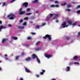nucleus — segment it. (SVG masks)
<instances>
[{"mask_svg": "<svg viewBox=\"0 0 80 80\" xmlns=\"http://www.w3.org/2000/svg\"><path fill=\"white\" fill-rule=\"evenodd\" d=\"M7 17L9 18V20H13L15 17V15L13 13H11L7 16Z\"/></svg>", "mask_w": 80, "mask_h": 80, "instance_id": "nucleus-1", "label": "nucleus"}, {"mask_svg": "<svg viewBox=\"0 0 80 80\" xmlns=\"http://www.w3.org/2000/svg\"><path fill=\"white\" fill-rule=\"evenodd\" d=\"M47 38H48L49 41H51L52 40V38L50 37V35H49L48 34H47L45 36L43 37V39H47Z\"/></svg>", "mask_w": 80, "mask_h": 80, "instance_id": "nucleus-2", "label": "nucleus"}, {"mask_svg": "<svg viewBox=\"0 0 80 80\" xmlns=\"http://www.w3.org/2000/svg\"><path fill=\"white\" fill-rule=\"evenodd\" d=\"M28 3L27 2H24L23 3V4H22V5L25 7H27V6H28Z\"/></svg>", "mask_w": 80, "mask_h": 80, "instance_id": "nucleus-3", "label": "nucleus"}, {"mask_svg": "<svg viewBox=\"0 0 80 80\" xmlns=\"http://www.w3.org/2000/svg\"><path fill=\"white\" fill-rule=\"evenodd\" d=\"M45 57H46V58H50L52 57V55L48 54H46Z\"/></svg>", "mask_w": 80, "mask_h": 80, "instance_id": "nucleus-4", "label": "nucleus"}, {"mask_svg": "<svg viewBox=\"0 0 80 80\" xmlns=\"http://www.w3.org/2000/svg\"><path fill=\"white\" fill-rule=\"evenodd\" d=\"M6 41H8V38H5L3 39L2 41V43H4L5 42H6Z\"/></svg>", "mask_w": 80, "mask_h": 80, "instance_id": "nucleus-5", "label": "nucleus"}, {"mask_svg": "<svg viewBox=\"0 0 80 80\" xmlns=\"http://www.w3.org/2000/svg\"><path fill=\"white\" fill-rule=\"evenodd\" d=\"M66 25H67V23L66 22H64L63 23L62 25V28H65L66 27Z\"/></svg>", "mask_w": 80, "mask_h": 80, "instance_id": "nucleus-6", "label": "nucleus"}, {"mask_svg": "<svg viewBox=\"0 0 80 80\" xmlns=\"http://www.w3.org/2000/svg\"><path fill=\"white\" fill-rule=\"evenodd\" d=\"M25 13V11H22L19 12V15H23Z\"/></svg>", "mask_w": 80, "mask_h": 80, "instance_id": "nucleus-7", "label": "nucleus"}, {"mask_svg": "<svg viewBox=\"0 0 80 80\" xmlns=\"http://www.w3.org/2000/svg\"><path fill=\"white\" fill-rule=\"evenodd\" d=\"M50 7L52 8L55 7H59V5H57L55 6L53 5H52L50 6Z\"/></svg>", "mask_w": 80, "mask_h": 80, "instance_id": "nucleus-8", "label": "nucleus"}, {"mask_svg": "<svg viewBox=\"0 0 80 80\" xmlns=\"http://www.w3.org/2000/svg\"><path fill=\"white\" fill-rule=\"evenodd\" d=\"M45 72V70L44 69H43L42 70V72L40 73V75H43Z\"/></svg>", "mask_w": 80, "mask_h": 80, "instance_id": "nucleus-9", "label": "nucleus"}, {"mask_svg": "<svg viewBox=\"0 0 80 80\" xmlns=\"http://www.w3.org/2000/svg\"><path fill=\"white\" fill-rule=\"evenodd\" d=\"M32 57L33 59H35L36 58H37V56H36V55L34 54H33V55L32 56Z\"/></svg>", "mask_w": 80, "mask_h": 80, "instance_id": "nucleus-10", "label": "nucleus"}, {"mask_svg": "<svg viewBox=\"0 0 80 80\" xmlns=\"http://www.w3.org/2000/svg\"><path fill=\"white\" fill-rule=\"evenodd\" d=\"M30 60H31V58L30 57H28L25 59L26 61H27V62H28V61H30Z\"/></svg>", "mask_w": 80, "mask_h": 80, "instance_id": "nucleus-11", "label": "nucleus"}, {"mask_svg": "<svg viewBox=\"0 0 80 80\" xmlns=\"http://www.w3.org/2000/svg\"><path fill=\"white\" fill-rule=\"evenodd\" d=\"M67 22H68V23H69V25H72V22L71 21H68Z\"/></svg>", "mask_w": 80, "mask_h": 80, "instance_id": "nucleus-12", "label": "nucleus"}, {"mask_svg": "<svg viewBox=\"0 0 80 80\" xmlns=\"http://www.w3.org/2000/svg\"><path fill=\"white\" fill-rule=\"evenodd\" d=\"M25 71L26 72H27V73H29L30 72V70H28L27 68H25Z\"/></svg>", "mask_w": 80, "mask_h": 80, "instance_id": "nucleus-13", "label": "nucleus"}, {"mask_svg": "<svg viewBox=\"0 0 80 80\" xmlns=\"http://www.w3.org/2000/svg\"><path fill=\"white\" fill-rule=\"evenodd\" d=\"M12 39H13L15 40H17L18 39V38L17 37H14L13 36L12 37Z\"/></svg>", "mask_w": 80, "mask_h": 80, "instance_id": "nucleus-14", "label": "nucleus"}, {"mask_svg": "<svg viewBox=\"0 0 80 80\" xmlns=\"http://www.w3.org/2000/svg\"><path fill=\"white\" fill-rule=\"evenodd\" d=\"M78 58V56H74L73 57V60H77V59Z\"/></svg>", "mask_w": 80, "mask_h": 80, "instance_id": "nucleus-15", "label": "nucleus"}, {"mask_svg": "<svg viewBox=\"0 0 80 80\" xmlns=\"http://www.w3.org/2000/svg\"><path fill=\"white\" fill-rule=\"evenodd\" d=\"M0 28H1V29L2 30V28H3V29H5V28H7V27L5 26L3 27L2 26H0Z\"/></svg>", "mask_w": 80, "mask_h": 80, "instance_id": "nucleus-16", "label": "nucleus"}, {"mask_svg": "<svg viewBox=\"0 0 80 80\" xmlns=\"http://www.w3.org/2000/svg\"><path fill=\"white\" fill-rule=\"evenodd\" d=\"M36 59L38 62L39 63H40V61L39 60V59L38 58V57H37Z\"/></svg>", "mask_w": 80, "mask_h": 80, "instance_id": "nucleus-17", "label": "nucleus"}, {"mask_svg": "<svg viewBox=\"0 0 80 80\" xmlns=\"http://www.w3.org/2000/svg\"><path fill=\"white\" fill-rule=\"evenodd\" d=\"M20 58V56H16V60H18V58Z\"/></svg>", "mask_w": 80, "mask_h": 80, "instance_id": "nucleus-18", "label": "nucleus"}, {"mask_svg": "<svg viewBox=\"0 0 80 80\" xmlns=\"http://www.w3.org/2000/svg\"><path fill=\"white\" fill-rule=\"evenodd\" d=\"M18 29H23V28H24V27L22 26H18Z\"/></svg>", "mask_w": 80, "mask_h": 80, "instance_id": "nucleus-19", "label": "nucleus"}, {"mask_svg": "<svg viewBox=\"0 0 80 80\" xmlns=\"http://www.w3.org/2000/svg\"><path fill=\"white\" fill-rule=\"evenodd\" d=\"M32 2L33 3H38V0H35L33 1Z\"/></svg>", "mask_w": 80, "mask_h": 80, "instance_id": "nucleus-20", "label": "nucleus"}, {"mask_svg": "<svg viewBox=\"0 0 80 80\" xmlns=\"http://www.w3.org/2000/svg\"><path fill=\"white\" fill-rule=\"evenodd\" d=\"M67 69L66 71L68 72H69L70 71V67H67Z\"/></svg>", "mask_w": 80, "mask_h": 80, "instance_id": "nucleus-21", "label": "nucleus"}, {"mask_svg": "<svg viewBox=\"0 0 80 80\" xmlns=\"http://www.w3.org/2000/svg\"><path fill=\"white\" fill-rule=\"evenodd\" d=\"M58 14H53V17H58Z\"/></svg>", "mask_w": 80, "mask_h": 80, "instance_id": "nucleus-22", "label": "nucleus"}, {"mask_svg": "<svg viewBox=\"0 0 80 80\" xmlns=\"http://www.w3.org/2000/svg\"><path fill=\"white\" fill-rule=\"evenodd\" d=\"M77 22H73L72 23V25L74 26V25H77Z\"/></svg>", "mask_w": 80, "mask_h": 80, "instance_id": "nucleus-23", "label": "nucleus"}, {"mask_svg": "<svg viewBox=\"0 0 80 80\" xmlns=\"http://www.w3.org/2000/svg\"><path fill=\"white\" fill-rule=\"evenodd\" d=\"M54 3L55 4H57V5H58V4H59V2H58V1H55L54 2Z\"/></svg>", "mask_w": 80, "mask_h": 80, "instance_id": "nucleus-24", "label": "nucleus"}, {"mask_svg": "<svg viewBox=\"0 0 80 80\" xmlns=\"http://www.w3.org/2000/svg\"><path fill=\"white\" fill-rule=\"evenodd\" d=\"M35 50L36 51H38L40 50V48H36L35 49Z\"/></svg>", "mask_w": 80, "mask_h": 80, "instance_id": "nucleus-25", "label": "nucleus"}, {"mask_svg": "<svg viewBox=\"0 0 80 80\" xmlns=\"http://www.w3.org/2000/svg\"><path fill=\"white\" fill-rule=\"evenodd\" d=\"M40 42V41H38L36 43V45H39Z\"/></svg>", "mask_w": 80, "mask_h": 80, "instance_id": "nucleus-26", "label": "nucleus"}, {"mask_svg": "<svg viewBox=\"0 0 80 80\" xmlns=\"http://www.w3.org/2000/svg\"><path fill=\"white\" fill-rule=\"evenodd\" d=\"M78 8H80V5H78L77 7L76 8V9H77Z\"/></svg>", "mask_w": 80, "mask_h": 80, "instance_id": "nucleus-27", "label": "nucleus"}, {"mask_svg": "<svg viewBox=\"0 0 80 80\" xmlns=\"http://www.w3.org/2000/svg\"><path fill=\"white\" fill-rule=\"evenodd\" d=\"M32 13H26V15H31Z\"/></svg>", "mask_w": 80, "mask_h": 80, "instance_id": "nucleus-28", "label": "nucleus"}, {"mask_svg": "<svg viewBox=\"0 0 80 80\" xmlns=\"http://www.w3.org/2000/svg\"><path fill=\"white\" fill-rule=\"evenodd\" d=\"M28 17H26V18H24V20H28Z\"/></svg>", "mask_w": 80, "mask_h": 80, "instance_id": "nucleus-29", "label": "nucleus"}, {"mask_svg": "<svg viewBox=\"0 0 80 80\" xmlns=\"http://www.w3.org/2000/svg\"><path fill=\"white\" fill-rule=\"evenodd\" d=\"M66 4H67V3L64 2V3H62V6H64V5H66Z\"/></svg>", "mask_w": 80, "mask_h": 80, "instance_id": "nucleus-30", "label": "nucleus"}, {"mask_svg": "<svg viewBox=\"0 0 80 80\" xmlns=\"http://www.w3.org/2000/svg\"><path fill=\"white\" fill-rule=\"evenodd\" d=\"M45 25H46V23H42V26H45Z\"/></svg>", "mask_w": 80, "mask_h": 80, "instance_id": "nucleus-31", "label": "nucleus"}, {"mask_svg": "<svg viewBox=\"0 0 80 80\" xmlns=\"http://www.w3.org/2000/svg\"><path fill=\"white\" fill-rule=\"evenodd\" d=\"M2 6H6V2H4L2 3Z\"/></svg>", "mask_w": 80, "mask_h": 80, "instance_id": "nucleus-32", "label": "nucleus"}, {"mask_svg": "<svg viewBox=\"0 0 80 80\" xmlns=\"http://www.w3.org/2000/svg\"><path fill=\"white\" fill-rule=\"evenodd\" d=\"M31 37H28L27 38V39L28 40L31 39Z\"/></svg>", "mask_w": 80, "mask_h": 80, "instance_id": "nucleus-33", "label": "nucleus"}, {"mask_svg": "<svg viewBox=\"0 0 80 80\" xmlns=\"http://www.w3.org/2000/svg\"><path fill=\"white\" fill-rule=\"evenodd\" d=\"M66 39L67 40H68L69 39H70V37H67L66 38Z\"/></svg>", "mask_w": 80, "mask_h": 80, "instance_id": "nucleus-34", "label": "nucleus"}, {"mask_svg": "<svg viewBox=\"0 0 80 80\" xmlns=\"http://www.w3.org/2000/svg\"><path fill=\"white\" fill-rule=\"evenodd\" d=\"M36 28H38L39 29V28H40V26L38 25H37V26L36 27Z\"/></svg>", "mask_w": 80, "mask_h": 80, "instance_id": "nucleus-35", "label": "nucleus"}, {"mask_svg": "<svg viewBox=\"0 0 80 80\" xmlns=\"http://www.w3.org/2000/svg\"><path fill=\"white\" fill-rule=\"evenodd\" d=\"M66 10L67 12H70V10L69 9H66Z\"/></svg>", "mask_w": 80, "mask_h": 80, "instance_id": "nucleus-36", "label": "nucleus"}, {"mask_svg": "<svg viewBox=\"0 0 80 80\" xmlns=\"http://www.w3.org/2000/svg\"><path fill=\"white\" fill-rule=\"evenodd\" d=\"M30 10V9L29 8H28L27 9V12H29Z\"/></svg>", "mask_w": 80, "mask_h": 80, "instance_id": "nucleus-37", "label": "nucleus"}, {"mask_svg": "<svg viewBox=\"0 0 80 80\" xmlns=\"http://www.w3.org/2000/svg\"><path fill=\"white\" fill-rule=\"evenodd\" d=\"M70 7H71V5H68L67 6V7H68V8Z\"/></svg>", "mask_w": 80, "mask_h": 80, "instance_id": "nucleus-38", "label": "nucleus"}, {"mask_svg": "<svg viewBox=\"0 0 80 80\" xmlns=\"http://www.w3.org/2000/svg\"><path fill=\"white\" fill-rule=\"evenodd\" d=\"M15 1V0H12L10 1V3H13V2Z\"/></svg>", "mask_w": 80, "mask_h": 80, "instance_id": "nucleus-39", "label": "nucleus"}, {"mask_svg": "<svg viewBox=\"0 0 80 80\" xmlns=\"http://www.w3.org/2000/svg\"><path fill=\"white\" fill-rule=\"evenodd\" d=\"M53 15L52 14H50V18H51V17H53Z\"/></svg>", "mask_w": 80, "mask_h": 80, "instance_id": "nucleus-40", "label": "nucleus"}, {"mask_svg": "<svg viewBox=\"0 0 80 80\" xmlns=\"http://www.w3.org/2000/svg\"><path fill=\"white\" fill-rule=\"evenodd\" d=\"M27 25L26 22H24L23 24V25Z\"/></svg>", "mask_w": 80, "mask_h": 80, "instance_id": "nucleus-41", "label": "nucleus"}, {"mask_svg": "<svg viewBox=\"0 0 80 80\" xmlns=\"http://www.w3.org/2000/svg\"><path fill=\"white\" fill-rule=\"evenodd\" d=\"M74 64H77L78 65H79V63L75 62H74Z\"/></svg>", "mask_w": 80, "mask_h": 80, "instance_id": "nucleus-42", "label": "nucleus"}, {"mask_svg": "<svg viewBox=\"0 0 80 80\" xmlns=\"http://www.w3.org/2000/svg\"><path fill=\"white\" fill-rule=\"evenodd\" d=\"M22 8H21L19 10V12H22Z\"/></svg>", "mask_w": 80, "mask_h": 80, "instance_id": "nucleus-43", "label": "nucleus"}, {"mask_svg": "<svg viewBox=\"0 0 80 80\" xmlns=\"http://www.w3.org/2000/svg\"><path fill=\"white\" fill-rule=\"evenodd\" d=\"M36 76L37 77V78H38V77H39V75H36Z\"/></svg>", "mask_w": 80, "mask_h": 80, "instance_id": "nucleus-44", "label": "nucleus"}, {"mask_svg": "<svg viewBox=\"0 0 80 80\" xmlns=\"http://www.w3.org/2000/svg\"><path fill=\"white\" fill-rule=\"evenodd\" d=\"M35 34H36V33L34 32H32V35H35Z\"/></svg>", "mask_w": 80, "mask_h": 80, "instance_id": "nucleus-45", "label": "nucleus"}, {"mask_svg": "<svg viewBox=\"0 0 80 80\" xmlns=\"http://www.w3.org/2000/svg\"><path fill=\"white\" fill-rule=\"evenodd\" d=\"M23 22V20H20V23H22Z\"/></svg>", "mask_w": 80, "mask_h": 80, "instance_id": "nucleus-46", "label": "nucleus"}, {"mask_svg": "<svg viewBox=\"0 0 80 80\" xmlns=\"http://www.w3.org/2000/svg\"><path fill=\"white\" fill-rule=\"evenodd\" d=\"M24 52H22L21 53L22 55H24Z\"/></svg>", "mask_w": 80, "mask_h": 80, "instance_id": "nucleus-47", "label": "nucleus"}, {"mask_svg": "<svg viewBox=\"0 0 80 80\" xmlns=\"http://www.w3.org/2000/svg\"><path fill=\"white\" fill-rule=\"evenodd\" d=\"M8 26L9 27H12V25L9 24L8 25Z\"/></svg>", "mask_w": 80, "mask_h": 80, "instance_id": "nucleus-48", "label": "nucleus"}, {"mask_svg": "<svg viewBox=\"0 0 80 80\" xmlns=\"http://www.w3.org/2000/svg\"><path fill=\"white\" fill-rule=\"evenodd\" d=\"M73 64L72 62H70L69 63V65H72Z\"/></svg>", "mask_w": 80, "mask_h": 80, "instance_id": "nucleus-49", "label": "nucleus"}, {"mask_svg": "<svg viewBox=\"0 0 80 80\" xmlns=\"http://www.w3.org/2000/svg\"><path fill=\"white\" fill-rule=\"evenodd\" d=\"M78 35L79 36L80 35V32H78Z\"/></svg>", "mask_w": 80, "mask_h": 80, "instance_id": "nucleus-50", "label": "nucleus"}, {"mask_svg": "<svg viewBox=\"0 0 80 80\" xmlns=\"http://www.w3.org/2000/svg\"><path fill=\"white\" fill-rule=\"evenodd\" d=\"M20 80H23V79L22 78H20Z\"/></svg>", "mask_w": 80, "mask_h": 80, "instance_id": "nucleus-51", "label": "nucleus"}, {"mask_svg": "<svg viewBox=\"0 0 80 80\" xmlns=\"http://www.w3.org/2000/svg\"><path fill=\"white\" fill-rule=\"evenodd\" d=\"M2 22L1 21H0V24H2Z\"/></svg>", "mask_w": 80, "mask_h": 80, "instance_id": "nucleus-52", "label": "nucleus"}, {"mask_svg": "<svg viewBox=\"0 0 80 80\" xmlns=\"http://www.w3.org/2000/svg\"><path fill=\"white\" fill-rule=\"evenodd\" d=\"M56 23H58V21L56 20Z\"/></svg>", "mask_w": 80, "mask_h": 80, "instance_id": "nucleus-53", "label": "nucleus"}, {"mask_svg": "<svg viewBox=\"0 0 80 80\" xmlns=\"http://www.w3.org/2000/svg\"><path fill=\"white\" fill-rule=\"evenodd\" d=\"M33 18H35L34 17H32V18L31 19H33Z\"/></svg>", "mask_w": 80, "mask_h": 80, "instance_id": "nucleus-54", "label": "nucleus"}, {"mask_svg": "<svg viewBox=\"0 0 80 80\" xmlns=\"http://www.w3.org/2000/svg\"><path fill=\"white\" fill-rule=\"evenodd\" d=\"M51 80H56V79H52Z\"/></svg>", "mask_w": 80, "mask_h": 80, "instance_id": "nucleus-55", "label": "nucleus"}, {"mask_svg": "<svg viewBox=\"0 0 80 80\" xmlns=\"http://www.w3.org/2000/svg\"><path fill=\"white\" fill-rule=\"evenodd\" d=\"M5 57H7V54H5Z\"/></svg>", "mask_w": 80, "mask_h": 80, "instance_id": "nucleus-56", "label": "nucleus"}, {"mask_svg": "<svg viewBox=\"0 0 80 80\" xmlns=\"http://www.w3.org/2000/svg\"><path fill=\"white\" fill-rule=\"evenodd\" d=\"M2 71V68H1L0 67V71Z\"/></svg>", "mask_w": 80, "mask_h": 80, "instance_id": "nucleus-57", "label": "nucleus"}, {"mask_svg": "<svg viewBox=\"0 0 80 80\" xmlns=\"http://www.w3.org/2000/svg\"><path fill=\"white\" fill-rule=\"evenodd\" d=\"M50 19V18H47V20H49Z\"/></svg>", "mask_w": 80, "mask_h": 80, "instance_id": "nucleus-58", "label": "nucleus"}, {"mask_svg": "<svg viewBox=\"0 0 80 80\" xmlns=\"http://www.w3.org/2000/svg\"><path fill=\"white\" fill-rule=\"evenodd\" d=\"M50 1H51V2H53V0H50Z\"/></svg>", "mask_w": 80, "mask_h": 80, "instance_id": "nucleus-59", "label": "nucleus"}, {"mask_svg": "<svg viewBox=\"0 0 80 80\" xmlns=\"http://www.w3.org/2000/svg\"><path fill=\"white\" fill-rule=\"evenodd\" d=\"M66 27H68V25L66 26Z\"/></svg>", "mask_w": 80, "mask_h": 80, "instance_id": "nucleus-60", "label": "nucleus"}, {"mask_svg": "<svg viewBox=\"0 0 80 80\" xmlns=\"http://www.w3.org/2000/svg\"><path fill=\"white\" fill-rule=\"evenodd\" d=\"M38 11H37L36 12V13H38Z\"/></svg>", "mask_w": 80, "mask_h": 80, "instance_id": "nucleus-61", "label": "nucleus"}, {"mask_svg": "<svg viewBox=\"0 0 80 80\" xmlns=\"http://www.w3.org/2000/svg\"><path fill=\"white\" fill-rule=\"evenodd\" d=\"M31 23H33V22H31Z\"/></svg>", "mask_w": 80, "mask_h": 80, "instance_id": "nucleus-62", "label": "nucleus"}, {"mask_svg": "<svg viewBox=\"0 0 80 80\" xmlns=\"http://www.w3.org/2000/svg\"><path fill=\"white\" fill-rule=\"evenodd\" d=\"M0 63H2V61L0 60Z\"/></svg>", "mask_w": 80, "mask_h": 80, "instance_id": "nucleus-63", "label": "nucleus"}, {"mask_svg": "<svg viewBox=\"0 0 80 80\" xmlns=\"http://www.w3.org/2000/svg\"><path fill=\"white\" fill-rule=\"evenodd\" d=\"M79 27H80V25H78Z\"/></svg>", "mask_w": 80, "mask_h": 80, "instance_id": "nucleus-64", "label": "nucleus"}]
</instances>
